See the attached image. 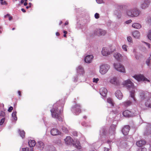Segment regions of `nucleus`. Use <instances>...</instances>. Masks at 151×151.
Instances as JSON below:
<instances>
[{"label":"nucleus","instance_id":"obj_1","mask_svg":"<svg viewBox=\"0 0 151 151\" xmlns=\"http://www.w3.org/2000/svg\"><path fill=\"white\" fill-rule=\"evenodd\" d=\"M116 128V125H111L108 131L105 128L102 127L100 130V135L101 136L105 137L114 138V135L115 133Z\"/></svg>","mask_w":151,"mask_h":151},{"label":"nucleus","instance_id":"obj_2","mask_svg":"<svg viewBox=\"0 0 151 151\" xmlns=\"http://www.w3.org/2000/svg\"><path fill=\"white\" fill-rule=\"evenodd\" d=\"M123 84L130 91V95L129 99L131 101L133 102L136 101V99L135 97V91L134 89V86L133 83L129 79L124 81L123 83Z\"/></svg>","mask_w":151,"mask_h":151},{"label":"nucleus","instance_id":"obj_3","mask_svg":"<svg viewBox=\"0 0 151 151\" xmlns=\"http://www.w3.org/2000/svg\"><path fill=\"white\" fill-rule=\"evenodd\" d=\"M59 107H57L56 104H54L50 111L52 117L58 119L59 121H62V118L61 116V113L63 111V109H60L59 108Z\"/></svg>","mask_w":151,"mask_h":151},{"label":"nucleus","instance_id":"obj_4","mask_svg":"<svg viewBox=\"0 0 151 151\" xmlns=\"http://www.w3.org/2000/svg\"><path fill=\"white\" fill-rule=\"evenodd\" d=\"M140 13V10L136 8L128 9L127 10V14L129 16L132 17H138Z\"/></svg>","mask_w":151,"mask_h":151},{"label":"nucleus","instance_id":"obj_5","mask_svg":"<svg viewBox=\"0 0 151 151\" xmlns=\"http://www.w3.org/2000/svg\"><path fill=\"white\" fill-rule=\"evenodd\" d=\"M110 66L108 64H103L99 67V73L102 75L106 74L110 69Z\"/></svg>","mask_w":151,"mask_h":151},{"label":"nucleus","instance_id":"obj_6","mask_svg":"<svg viewBox=\"0 0 151 151\" xmlns=\"http://www.w3.org/2000/svg\"><path fill=\"white\" fill-rule=\"evenodd\" d=\"M115 69L119 72L125 73V70L124 66L119 63H114L113 64Z\"/></svg>","mask_w":151,"mask_h":151},{"label":"nucleus","instance_id":"obj_7","mask_svg":"<svg viewBox=\"0 0 151 151\" xmlns=\"http://www.w3.org/2000/svg\"><path fill=\"white\" fill-rule=\"evenodd\" d=\"M150 0H142L140 4V7L142 9H145L148 7L150 3Z\"/></svg>","mask_w":151,"mask_h":151},{"label":"nucleus","instance_id":"obj_8","mask_svg":"<svg viewBox=\"0 0 151 151\" xmlns=\"http://www.w3.org/2000/svg\"><path fill=\"white\" fill-rule=\"evenodd\" d=\"M144 134L145 136H148L150 135L151 137V124L147 123L146 125V129L144 132Z\"/></svg>","mask_w":151,"mask_h":151},{"label":"nucleus","instance_id":"obj_9","mask_svg":"<svg viewBox=\"0 0 151 151\" xmlns=\"http://www.w3.org/2000/svg\"><path fill=\"white\" fill-rule=\"evenodd\" d=\"M133 77L136 80L139 82L142 81H146L148 82H150V81L149 80L145 78L141 74L134 76Z\"/></svg>","mask_w":151,"mask_h":151},{"label":"nucleus","instance_id":"obj_10","mask_svg":"<svg viewBox=\"0 0 151 151\" xmlns=\"http://www.w3.org/2000/svg\"><path fill=\"white\" fill-rule=\"evenodd\" d=\"M101 52L103 56H107L111 53L112 51L109 48L103 47L102 48Z\"/></svg>","mask_w":151,"mask_h":151},{"label":"nucleus","instance_id":"obj_11","mask_svg":"<svg viewBox=\"0 0 151 151\" xmlns=\"http://www.w3.org/2000/svg\"><path fill=\"white\" fill-rule=\"evenodd\" d=\"M109 82L116 86H119L120 83L119 81L115 77H113L110 78L109 80Z\"/></svg>","mask_w":151,"mask_h":151},{"label":"nucleus","instance_id":"obj_12","mask_svg":"<svg viewBox=\"0 0 151 151\" xmlns=\"http://www.w3.org/2000/svg\"><path fill=\"white\" fill-rule=\"evenodd\" d=\"M80 107L81 106L80 104H76L75 107L72 108V111L75 113L76 115H78L81 112Z\"/></svg>","mask_w":151,"mask_h":151},{"label":"nucleus","instance_id":"obj_13","mask_svg":"<svg viewBox=\"0 0 151 151\" xmlns=\"http://www.w3.org/2000/svg\"><path fill=\"white\" fill-rule=\"evenodd\" d=\"M106 33V30L101 29H97L95 31L94 34L98 36L104 35Z\"/></svg>","mask_w":151,"mask_h":151},{"label":"nucleus","instance_id":"obj_14","mask_svg":"<svg viewBox=\"0 0 151 151\" xmlns=\"http://www.w3.org/2000/svg\"><path fill=\"white\" fill-rule=\"evenodd\" d=\"M64 141L67 145H70L73 144V139L70 136H67L64 139Z\"/></svg>","mask_w":151,"mask_h":151},{"label":"nucleus","instance_id":"obj_15","mask_svg":"<svg viewBox=\"0 0 151 151\" xmlns=\"http://www.w3.org/2000/svg\"><path fill=\"white\" fill-rule=\"evenodd\" d=\"M50 133L53 136H56L60 134L61 132L57 129L53 128L50 131Z\"/></svg>","mask_w":151,"mask_h":151},{"label":"nucleus","instance_id":"obj_16","mask_svg":"<svg viewBox=\"0 0 151 151\" xmlns=\"http://www.w3.org/2000/svg\"><path fill=\"white\" fill-rule=\"evenodd\" d=\"M93 58L92 55H89L86 56L85 58V61L87 63H91Z\"/></svg>","mask_w":151,"mask_h":151},{"label":"nucleus","instance_id":"obj_17","mask_svg":"<svg viewBox=\"0 0 151 151\" xmlns=\"http://www.w3.org/2000/svg\"><path fill=\"white\" fill-rule=\"evenodd\" d=\"M147 93L142 91H140L139 92L140 99L141 100H143L145 99L147 96Z\"/></svg>","mask_w":151,"mask_h":151},{"label":"nucleus","instance_id":"obj_18","mask_svg":"<svg viewBox=\"0 0 151 151\" xmlns=\"http://www.w3.org/2000/svg\"><path fill=\"white\" fill-rule=\"evenodd\" d=\"M100 93L101 96L105 97L106 96L107 93V90L104 88H101L100 89Z\"/></svg>","mask_w":151,"mask_h":151},{"label":"nucleus","instance_id":"obj_19","mask_svg":"<svg viewBox=\"0 0 151 151\" xmlns=\"http://www.w3.org/2000/svg\"><path fill=\"white\" fill-rule=\"evenodd\" d=\"M130 129V127L129 126H126L123 128L122 132L123 134L125 135L128 134Z\"/></svg>","mask_w":151,"mask_h":151},{"label":"nucleus","instance_id":"obj_20","mask_svg":"<svg viewBox=\"0 0 151 151\" xmlns=\"http://www.w3.org/2000/svg\"><path fill=\"white\" fill-rule=\"evenodd\" d=\"M73 145L75 146V147L78 150L81 149V147L80 143L79 141L78 140H76L75 141L73 142Z\"/></svg>","mask_w":151,"mask_h":151},{"label":"nucleus","instance_id":"obj_21","mask_svg":"<svg viewBox=\"0 0 151 151\" xmlns=\"http://www.w3.org/2000/svg\"><path fill=\"white\" fill-rule=\"evenodd\" d=\"M123 116L125 117H130L132 116V113L129 110H125L123 113Z\"/></svg>","mask_w":151,"mask_h":151},{"label":"nucleus","instance_id":"obj_22","mask_svg":"<svg viewBox=\"0 0 151 151\" xmlns=\"http://www.w3.org/2000/svg\"><path fill=\"white\" fill-rule=\"evenodd\" d=\"M115 95L116 97L119 99H121L123 96L122 93L119 90H117L115 93Z\"/></svg>","mask_w":151,"mask_h":151},{"label":"nucleus","instance_id":"obj_23","mask_svg":"<svg viewBox=\"0 0 151 151\" xmlns=\"http://www.w3.org/2000/svg\"><path fill=\"white\" fill-rule=\"evenodd\" d=\"M37 146L40 150H42L44 147V144L42 141L38 142L37 144Z\"/></svg>","mask_w":151,"mask_h":151},{"label":"nucleus","instance_id":"obj_24","mask_svg":"<svg viewBox=\"0 0 151 151\" xmlns=\"http://www.w3.org/2000/svg\"><path fill=\"white\" fill-rule=\"evenodd\" d=\"M76 70L78 73L80 74H83L84 73L83 68L81 66H78Z\"/></svg>","mask_w":151,"mask_h":151},{"label":"nucleus","instance_id":"obj_25","mask_svg":"<svg viewBox=\"0 0 151 151\" xmlns=\"http://www.w3.org/2000/svg\"><path fill=\"white\" fill-rule=\"evenodd\" d=\"M146 143V142L145 140H141L137 142H136V145L138 147H140L145 145Z\"/></svg>","mask_w":151,"mask_h":151},{"label":"nucleus","instance_id":"obj_26","mask_svg":"<svg viewBox=\"0 0 151 151\" xmlns=\"http://www.w3.org/2000/svg\"><path fill=\"white\" fill-rule=\"evenodd\" d=\"M133 36L135 38H139L140 36V33L138 31H135L132 33Z\"/></svg>","mask_w":151,"mask_h":151},{"label":"nucleus","instance_id":"obj_27","mask_svg":"<svg viewBox=\"0 0 151 151\" xmlns=\"http://www.w3.org/2000/svg\"><path fill=\"white\" fill-rule=\"evenodd\" d=\"M114 56L118 61H120L121 59L122 55L119 53H115L114 55Z\"/></svg>","mask_w":151,"mask_h":151},{"label":"nucleus","instance_id":"obj_28","mask_svg":"<svg viewBox=\"0 0 151 151\" xmlns=\"http://www.w3.org/2000/svg\"><path fill=\"white\" fill-rule=\"evenodd\" d=\"M132 27L136 29H139L141 27V25L139 23H134L132 25Z\"/></svg>","mask_w":151,"mask_h":151},{"label":"nucleus","instance_id":"obj_29","mask_svg":"<svg viewBox=\"0 0 151 151\" xmlns=\"http://www.w3.org/2000/svg\"><path fill=\"white\" fill-rule=\"evenodd\" d=\"M145 104L146 106L151 108V97L145 102Z\"/></svg>","mask_w":151,"mask_h":151},{"label":"nucleus","instance_id":"obj_30","mask_svg":"<svg viewBox=\"0 0 151 151\" xmlns=\"http://www.w3.org/2000/svg\"><path fill=\"white\" fill-rule=\"evenodd\" d=\"M107 102L111 106H114V104L113 99L110 98H108L107 99Z\"/></svg>","mask_w":151,"mask_h":151},{"label":"nucleus","instance_id":"obj_31","mask_svg":"<svg viewBox=\"0 0 151 151\" xmlns=\"http://www.w3.org/2000/svg\"><path fill=\"white\" fill-rule=\"evenodd\" d=\"M28 144L30 147H33L35 146L36 143L34 140H30L28 142Z\"/></svg>","mask_w":151,"mask_h":151},{"label":"nucleus","instance_id":"obj_32","mask_svg":"<svg viewBox=\"0 0 151 151\" xmlns=\"http://www.w3.org/2000/svg\"><path fill=\"white\" fill-rule=\"evenodd\" d=\"M17 112L16 111L13 112L12 114V117L15 121L17 120V118L16 116Z\"/></svg>","mask_w":151,"mask_h":151},{"label":"nucleus","instance_id":"obj_33","mask_svg":"<svg viewBox=\"0 0 151 151\" xmlns=\"http://www.w3.org/2000/svg\"><path fill=\"white\" fill-rule=\"evenodd\" d=\"M33 149L32 148H29L28 147H26L22 148V151H33Z\"/></svg>","mask_w":151,"mask_h":151},{"label":"nucleus","instance_id":"obj_34","mask_svg":"<svg viewBox=\"0 0 151 151\" xmlns=\"http://www.w3.org/2000/svg\"><path fill=\"white\" fill-rule=\"evenodd\" d=\"M131 102L130 101H128L124 102V104L126 106H128L131 105Z\"/></svg>","mask_w":151,"mask_h":151},{"label":"nucleus","instance_id":"obj_35","mask_svg":"<svg viewBox=\"0 0 151 151\" xmlns=\"http://www.w3.org/2000/svg\"><path fill=\"white\" fill-rule=\"evenodd\" d=\"M19 131L20 132L19 134L20 136L22 137V138H23L24 136L25 132L24 131H21L19 130Z\"/></svg>","mask_w":151,"mask_h":151},{"label":"nucleus","instance_id":"obj_36","mask_svg":"<svg viewBox=\"0 0 151 151\" xmlns=\"http://www.w3.org/2000/svg\"><path fill=\"white\" fill-rule=\"evenodd\" d=\"M151 60V58L150 57H149L147 59L146 61V63L147 65L148 66H149L150 65V61Z\"/></svg>","mask_w":151,"mask_h":151},{"label":"nucleus","instance_id":"obj_37","mask_svg":"<svg viewBox=\"0 0 151 151\" xmlns=\"http://www.w3.org/2000/svg\"><path fill=\"white\" fill-rule=\"evenodd\" d=\"M62 130L65 133H67L68 132L67 128L65 127H62Z\"/></svg>","mask_w":151,"mask_h":151},{"label":"nucleus","instance_id":"obj_38","mask_svg":"<svg viewBox=\"0 0 151 151\" xmlns=\"http://www.w3.org/2000/svg\"><path fill=\"white\" fill-rule=\"evenodd\" d=\"M128 46L125 45H123L122 46V48L123 50L126 52L127 51V48Z\"/></svg>","mask_w":151,"mask_h":151},{"label":"nucleus","instance_id":"obj_39","mask_svg":"<svg viewBox=\"0 0 151 151\" xmlns=\"http://www.w3.org/2000/svg\"><path fill=\"white\" fill-rule=\"evenodd\" d=\"M146 22L149 24H151V18L150 17H148L146 20Z\"/></svg>","mask_w":151,"mask_h":151},{"label":"nucleus","instance_id":"obj_40","mask_svg":"<svg viewBox=\"0 0 151 151\" xmlns=\"http://www.w3.org/2000/svg\"><path fill=\"white\" fill-rule=\"evenodd\" d=\"M147 37L148 39L151 40V31L150 30L148 32Z\"/></svg>","mask_w":151,"mask_h":151},{"label":"nucleus","instance_id":"obj_41","mask_svg":"<svg viewBox=\"0 0 151 151\" xmlns=\"http://www.w3.org/2000/svg\"><path fill=\"white\" fill-rule=\"evenodd\" d=\"M7 16L9 17V19L10 21L12 19V17H10L9 14H7L6 15L4 16V17L5 18H6Z\"/></svg>","mask_w":151,"mask_h":151},{"label":"nucleus","instance_id":"obj_42","mask_svg":"<svg viewBox=\"0 0 151 151\" xmlns=\"http://www.w3.org/2000/svg\"><path fill=\"white\" fill-rule=\"evenodd\" d=\"M127 40L129 42H132V39L131 37L128 36L127 37Z\"/></svg>","mask_w":151,"mask_h":151},{"label":"nucleus","instance_id":"obj_43","mask_svg":"<svg viewBox=\"0 0 151 151\" xmlns=\"http://www.w3.org/2000/svg\"><path fill=\"white\" fill-rule=\"evenodd\" d=\"M122 59L123 60H127V58L126 55H122L121 59Z\"/></svg>","mask_w":151,"mask_h":151},{"label":"nucleus","instance_id":"obj_44","mask_svg":"<svg viewBox=\"0 0 151 151\" xmlns=\"http://www.w3.org/2000/svg\"><path fill=\"white\" fill-rule=\"evenodd\" d=\"M99 81V79L98 78H93V82L97 83Z\"/></svg>","mask_w":151,"mask_h":151},{"label":"nucleus","instance_id":"obj_45","mask_svg":"<svg viewBox=\"0 0 151 151\" xmlns=\"http://www.w3.org/2000/svg\"><path fill=\"white\" fill-rule=\"evenodd\" d=\"M5 118L2 119L0 122V125H2L4 122Z\"/></svg>","mask_w":151,"mask_h":151},{"label":"nucleus","instance_id":"obj_46","mask_svg":"<svg viewBox=\"0 0 151 151\" xmlns=\"http://www.w3.org/2000/svg\"><path fill=\"white\" fill-rule=\"evenodd\" d=\"M137 151H147V149L145 148H142V149H139Z\"/></svg>","mask_w":151,"mask_h":151},{"label":"nucleus","instance_id":"obj_47","mask_svg":"<svg viewBox=\"0 0 151 151\" xmlns=\"http://www.w3.org/2000/svg\"><path fill=\"white\" fill-rule=\"evenodd\" d=\"M4 0H0L1 4L2 5H6V3L5 1H3Z\"/></svg>","mask_w":151,"mask_h":151},{"label":"nucleus","instance_id":"obj_48","mask_svg":"<svg viewBox=\"0 0 151 151\" xmlns=\"http://www.w3.org/2000/svg\"><path fill=\"white\" fill-rule=\"evenodd\" d=\"M5 115V113L3 111H1L0 113V116H4Z\"/></svg>","mask_w":151,"mask_h":151},{"label":"nucleus","instance_id":"obj_49","mask_svg":"<svg viewBox=\"0 0 151 151\" xmlns=\"http://www.w3.org/2000/svg\"><path fill=\"white\" fill-rule=\"evenodd\" d=\"M112 111L115 114H119V112L117 110H115L114 109H112Z\"/></svg>","mask_w":151,"mask_h":151},{"label":"nucleus","instance_id":"obj_50","mask_svg":"<svg viewBox=\"0 0 151 151\" xmlns=\"http://www.w3.org/2000/svg\"><path fill=\"white\" fill-rule=\"evenodd\" d=\"M95 17L96 19H98L99 18V14L97 13H96L95 14Z\"/></svg>","mask_w":151,"mask_h":151},{"label":"nucleus","instance_id":"obj_51","mask_svg":"<svg viewBox=\"0 0 151 151\" xmlns=\"http://www.w3.org/2000/svg\"><path fill=\"white\" fill-rule=\"evenodd\" d=\"M13 108L12 106H10L9 109H8V111L9 112H11L12 111V110H13Z\"/></svg>","mask_w":151,"mask_h":151},{"label":"nucleus","instance_id":"obj_52","mask_svg":"<svg viewBox=\"0 0 151 151\" xmlns=\"http://www.w3.org/2000/svg\"><path fill=\"white\" fill-rule=\"evenodd\" d=\"M144 42L148 46L149 48H150V44L146 42Z\"/></svg>","mask_w":151,"mask_h":151},{"label":"nucleus","instance_id":"obj_53","mask_svg":"<svg viewBox=\"0 0 151 151\" xmlns=\"http://www.w3.org/2000/svg\"><path fill=\"white\" fill-rule=\"evenodd\" d=\"M96 1L98 4H101L103 2V0H96Z\"/></svg>","mask_w":151,"mask_h":151},{"label":"nucleus","instance_id":"obj_54","mask_svg":"<svg viewBox=\"0 0 151 151\" xmlns=\"http://www.w3.org/2000/svg\"><path fill=\"white\" fill-rule=\"evenodd\" d=\"M121 7L123 9H126L127 6L125 5H122L121 6Z\"/></svg>","mask_w":151,"mask_h":151},{"label":"nucleus","instance_id":"obj_55","mask_svg":"<svg viewBox=\"0 0 151 151\" xmlns=\"http://www.w3.org/2000/svg\"><path fill=\"white\" fill-rule=\"evenodd\" d=\"M131 22H132V20L131 19H129L128 20L126 21V24H129V23H131Z\"/></svg>","mask_w":151,"mask_h":151},{"label":"nucleus","instance_id":"obj_56","mask_svg":"<svg viewBox=\"0 0 151 151\" xmlns=\"http://www.w3.org/2000/svg\"><path fill=\"white\" fill-rule=\"evenodd\" d=\"M82 124L83 126H86V123L85 122H83L82 123Z\"/></svg>","mask_w":151,"mask_h":151},{"label":"nucleus","instance_id":"obj_57","mask_svg":"<svg viewBox=\"0 0 151 151\" xmlns=\"http://www.w3.org/2000/svg\"><path fill=\"white\" fill-rule=\"evenodd\" d=\"M73 134L75 136H77V133L76 132H75L73 133Z\"/></svg>","mask_w":151,"mask_h":151},{"label":"nucleus","instance_id":"obj_58","mask_svg":"<svg viewBox=\"0 0 151 151\" xmlns=\"http://www.w3.org/2000/svg\"><path fill=\"white\" fill-rule=\"evenodd\" d=\"M21 10V11L23 12H26L25 10L23 8H22Z\"/></svg>","mask_w":151,"mask_h":151},{"label":"nucleus","instance_id":"obj_59","mask_svg":"<svg viewBox=\"0 0 151 151\" xmlns=\"http://www.w3.org/2000/svg\"><path fill=\"white\" fill-rule=\"evenodd\" d=\"M135 57L136 58V59H139V57L138 56H137V55H135Z\"/></svg>","mask_w":151,"mask_h":151},{"label":"nucleus","instance_id":"obj_60","mask_svg":"<svg viewBox=\"0 0 151 151\" xmlns=\"http://www.w3.org/2000/svg\"><path fill=\"white\" fill-rule=\"evenodd\" d=\"M18 94L20 96H21V94L20 91H18Z\"/></svg>","mask_w":151,"mask_h":151},{"label":"nucleus","instance_id":"obj_61","mask_svg":"<svg viewBox=\"0 0 151 151\" xmlns=\"http://www.w3.org/2000/svg\"><path fill=\"white\" fill-rule=\"evenodd\" d=\"M109 150V149L108 148H105V150L106 151H107L108 150Z\"/></svg>","mask_w":151,"mask_h":151},{"label":"nucleus","instance_id":"obj_62","mask_svg":"<svg viewBox=\"0 0 151 151\" xmlns=\"http://www.w3.org/2000/svg\"><path fill=\"white\" fill-rule=\"evenodd\" d=\"M51 148L53 150H54L53 151H51L50 150V149H49L50 151H55L54 147H51Z\"/></svg>","mask_w":151,"mask_h":151},{"label":"nucleus","instance_id":"obj_63","mask_svg":"<svg viewBox=\"0 0 151 151\" xmlns=\"http://www.w3.org/2000/svg\"><path fill=\"white\" fill-rule=\"evenodd\" d=\"M24 0H21V4H23L24 3Z\"/></svg>","mask_w":151,"mask_h":151},{"label":"nucleus","instance_id":"obj_64","mask_svg":"<svg viewBox=\"0 0 151 151\" xmlns=\"http://www.w3.org/2000/svg\"><path fill=\"white\" fill-rule=\"evenodd\" d=\"M68 24V22L66 21L65 23V25H67Z\"/></svg>","mask_w":151,"mask_h":151}]
</instances>
